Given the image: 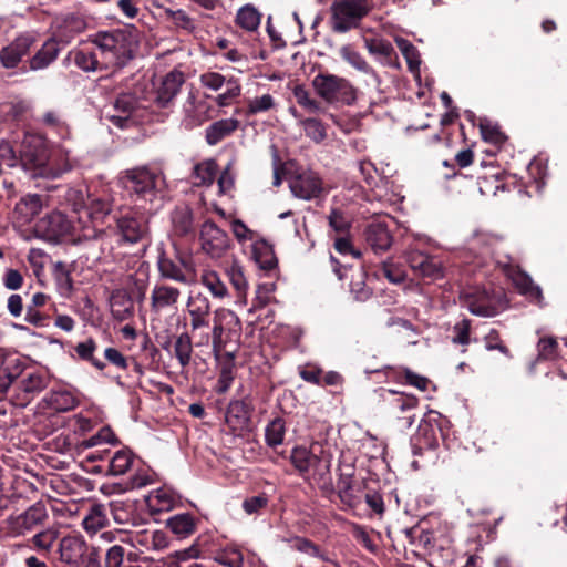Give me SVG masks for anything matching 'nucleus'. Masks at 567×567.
<instances>
[{"label":"nucleus","mask_w":567,"mask_h":567,"mask_svg":"<svg viewBox=\"0 0 567 567\" xmlns=\"http://www.w3.org/2000/svg\"><path fill=\"white\" fill-rule=\"evenodd\" d=\"M120 181L128 194L136 197V200L150 204L163 198L166 188L163 173L145 165L124 171Z\"/></svg>","instance_id":"nucleus-1"},{"label":"nucleus","mask_w":567,"mask_h":567,"mask_svg":"<svg viewBox=\"0 0 567 567\" xmlns=\"http://www.w3.org/2000/svg\"><path fill=\"white\" fill-rule=\"evenodd\" d=\"M91 41L99 48L106 65L122 68L133 59L135 41L126 30L100 31Z\"/></svg>","instance_id":"nucleus-2"},{"label":"nucleus","mask_w":567,"mask_h":567,"mask_svg":"<svg viewBox=\"0 0 567 567\" xmlns=\"http://www.w3.org/2000/svg\"><path fill=\"white\" fill-rule=\"evenodd\" d=\"M331 461L332 455L319 442H313L309 447H293L290 453V462L305 480L322 478L330 472Z\"/></svg>","instance_id":"nucleus-3"},{"label":"nucleus","mask_w":567,"mask_h":567,"mask_svg":"<svg viewBox=\"0 0 567 567\" xmlns=\"http://www.w3.org/2000/svg\"><path fill=\"white\" fill-rule=\"evenodd\" d=\"M56 553L64 567H102L97 549L91 547L82 535L63 536L59 540Z\"/></svg>","instance_id":"nucleus-4"},{"label":"nucleus","mask_w":567,"mask_h":567,"mask_svg":"<svg viewBox=\"0 0 567 567\" xmlns=\"http://www.w3.org/2000/svg\"><path fill=\"white\" fill-rule=\"evenodd\" d=\"M331 29L344 33L360 25L371 10L370 0H336L331 4Z\"/></svg>","instance_id":"nucleus-5"},{"label":"nucleus","mask_w":567,"mask_h":567,"mask_svg":"<svg viewBox=\"0 0 567 567\" xmlns=\"http://www.w3.org/2000/svg\"><path fill=\"white\" fill-rule=\"evenodd\" d=\"M312 87L318 96L327 103L352 104L357 100V90L344 78L319 73L312 79Z\"/></svg>","instance_id":"nucleus-6"},{"label":"nucleus","mask_w":567,"mask_h":567,"mask_svg":"<svg viewBox=\"0 0 567 567\" xmlns=\"http://www.w3.org/2000/svg\"><path fill=\"white\" fill-rule=\"evenodd\" d=\"M213 328L212 333L199 330L194 333L196 338V347H207L212 341L213 350L218 354L224 346L223 336L226 329L238 328L240 329V320L238 316L228 308H217L213 312Z\"/></svg>","instance_id":"nucleus-7"},{"label":"nucleus","mask_w":567,"mask_h":567,"mask_svg":"<svg viewBox=\"0 0 567 567\" xmlns=\"http://www.w3.org/2000/svg\"><path fill=\"white\" fill-rule=\"evenodd\" d=\"M20 159L24 169L31 171L33 177H56L61 174L47 167V150L44 147L43 141L39 136H24L20 147Z\"/></svg>","instance_id":"nucleus-8"},{"label":"nucleus","mask_w":567,"mask_h":567,"mask_svg":"<svg viewBox=\"0 0 567 567\" xmlns=\"http://www.w3.org/2000/svg\"><path fill=\"white\" fill-rule=\"evenodd\" d=\"M460 298L464 308L480 317H494L502 308L501 297L486 289L471 288L464 290Z\"/></svg>","instance_id":"nucleus-9"},{"label":"nucleus","mask_w":567,"mask_h":567,"mask_svg":"<svg viewBox=\"0 0 567 567\" xmlns=\"http://www.w3.org/2000/svg\"><path fill=\"white\" fill-rule=\"evenodd\" d=\"M48 519V512L43 504L35 503L23 513L10 516L6 520L7 532L12 537L23 536L41 526Z\"/></svg>","instance_id":"nucleus-10"},{"label":"nucleus","mask_w":567,"mask_h":567,"mask_svg":"<svg viewBox=\"0 0 567 567\" xmlns=\"http://www.w3.org/2000/svg\"><path fill=\"white\" fill-rule=\"evenodd\" d=\"M199 82L202 86L212 91H219L226 85V91L215 97L216 104L220 107L230 105L241 94L240 82L234 76L226 79L223 74L210 71L200 74Z\"/></svg>","instance_id":"nucleus-11"},{"label":"nucleus","mask_w":567,"mask_h":567,"mask_svg":"<svg viewBox=\"0 0 567 567\" xmlns=\"http://www.w3.org/2000/svg\"><path fill=\"white\" fill-rule=\"evenodd\" d=\"M199 240L202 249L210 258H221L230 248V238L214 221L207 220L200 227Z\"/></svg>","instance_id":"nucleus-12"},{"label":"nucleus","mask_w":567,"mask_h":567,"mask_svg":"<svg viewBox=\"0 0 567 567\" xmlns=\"http://www.w3.org/2000/svg\"><path fill=\"white\" fill-rule=\"evenodd\" d=\"M157 268L164 279L184 285H190L195 281V266L188 257H182L178 261H175L163 254L158 257Z\"/></svg>","instance_id":"nucleus-13"},{"label":"nucleus","mask_w":567,"mask_h":567,"mask_svg":"<svg viewBox=\"0 0 567 567\" xmlns=\"http://www.w3.org/2000/svg\"><path fill=\"white\" fill-rule=\"evenodd\" d=\"M289 187L295 197L303 200L317 199L324 193L321 177L310 169L293 175L289 181Z\"/></svg>","instance_id":"nucleus-14"},{"label":"nucleus","mask_w":567,"mask_h":567,"mask_svg":"<svg viewBox=\"0 0 567 567\" xmlns=\"http://www.w3.org/2000/svg\"><path fill=\"white\" fill-rule=\"evenodd\" d=\"M49 384V379L41 372L24 373L14 385L13 403L17 406L28 405Z\"/></svg>","instance_id":"nucleus-15"},{"label":"nucleus","mask_w":567,"mask_h":567,"mask_svg":"<svg viewBox=\"0 0 567 567\" xmlns=\"http://www.w3.org/2000/svg\"><path fill=\"white\" fill-rule=\"evenodd\" d=\"M117 228L122 238L130 243H142L148 238V223L143 214L128 213L117 219Z\"/></svg>","instance_id":"nucleus-16"},{"label":"nucleus","mask_w":567,"mask_h":567,"mask_svg":"<svg viewBox=\"0 0 567 567\" xmlns=\"http://www.w3.org/2000/svg\"><path fill=\"white\" fill-rule=\"evenodd\" d=\"M186 310L189 316V327L193 333L209 328L212 303L205 295L200 292L190 295L186 302Z\"/></svg>","instance_id":"nucleus-17"},{"label":"nucleus","mask_w":567,"mask_h":567,"mask_svg":"<svg viewBox=\"0 0 567 567\" xmlns=\"http://www.w3.org/2000/svg\"><path fill=\"white\" fill-rule=\"evenodd\" d=\"M33 43L34 38L30 34H21L16 38L0 51V63L2 66L6 69L16 68L22 58L29 53Z\"/></svg>","instance_id":"nucleus-18"},{"label":"nucleus","mask_w":567,"mask_h":567,"mask_svg":"<svg viewBox=\"0 0 567 567\" xmlns=\"http://www.w3.org/2000/svg\"><path fill=\"white\" fill-rule=\"evenodd\" d=\"M405 259L415 275L437 279L442 277L441 266L430 256L417 249H409Z\"/></svg>","instance_id":"nucleus-19"},{"label":"nucleus","mask_w":567,"mask_h":567,"mask_svg":"<svg viewBox=\"0 0 567 567\" xmlns=\"http://www.w3.org/2000/svg\"><path fill=\"white\" fill-rule=\"evenodd\" d=\"M209 110L210 107L205 101H198L193 93H189L183 104L182 125L187 130L200 126L209 120Z\"/></svg>","instance_id":"nucleus-20"},{"label":"nucleus","mask_w":567,"mask_h":567,"mask_svg":"<svg viewBox=\"0 0 567 567\" xmlns=\"http://www.w3.org/2000/svg\"><path fill=\"white\" fill-rule=\"evenodd\" d=\"M182 292L178 288L157 282L154 285L151 291V309L152 311L159 313L161 311L169 308H176Z\"/></svg>","instance_id":"nucleus-21"},{"label":"nucleus","mask_w":567,"mask_h":567,"mask_svg":"<svg viewBox=\"0 0 567 567\" xmlns=\"http://www.w3.org/2000/svg\"><path fill=\"white\" fill-rule=\"evenodd\" d=\"M130 542L141 553L155 550L159 551L167 547L168 539L162 530H150L143 529L132 533L130 535Z\"/></svg>","instance_id":"nucleus-22"},{"label":"nucleus","mask_w":567,"mask_h":567,"mask_svg":"<svg viewBox=\"0 0 567 567\" xmlns=\"http://www.w3.org/2000/svg\"><path fill=\"white\" fill-rule=\"evenodd\" d=\"M365 241L374 254H383L393 244V237L388 226L382 221L370 223L364 231Z\"/></svg>","instance_id":"nucleus-23"},{"label":"nucleus","mask_w":567,"mask_h":567,"mask_svg":"<svg viewBox=\"0 0 567 567\" xmlns=\"http://www.w3.org/2000/svg\"><path fill=\"white\" fill-rule=\"evenodd\" d=\"M185 82L183 72L173 70L168 72L161 81L156 90V102L159 106H167L179 92Z\"/></svg>","instance_id":"nucleus-24"},{"label":"nucleus","mask_w":567,"mask_h":567,"mask_svg":"<svg viewBox=\"0 0 567 567\" xmlns=\"http://www.w3.org/2000/svg\"><path fill=\"white\" fill-rule=\"evenodd\" d=\"M86 27L85 18L79 13H68L56 19V34L64 42L85 31Z\"/></svg>","instance_id":"nucleus-25"},{"label":"nucleus","mask_w":567,"mask_h":567,"mask_svg":"<svg viewBox=\"0 0 567 567\" xmlns=\"http://www.w3.org/2000/svg\"><path fill=\"white\" fill-rule=\"evenodd\" d=\"M40 228L50 239H58L65 236L71 230V224L66 216L60 212H53L45 218L41 219Z\"/></svg>","instance_id":"nucleus-26"},{"label":"nucleus","mask_w":567,"mask_h":567,"mask_svg":"<svg viewBox=\"0 0 567 567\" xmlns=\"http://www.w3.org/2000/svg\"><path fill=\"white\" fill-rule=\"evenodd\" d=\"M135 99L131 94H122L114 102V114L110 115V121L120 128L127 127L131 115L135 109Z\"/></svg>","instance_id":"nucleus-27"},{"label":"nucleus","mask_w":567,"mask_h":567,"mask_svg":"<svg viewBox=\"0 0 567 567\" xmlns=\"http://www.w3.org/2000/svg\"><path fill=\"white\" fill-rule=\"evenodd\" d=\"M251 256L261 269L271 270L277 266L272 246L265 239H257L252 243Z\"/></svg>","instance_id":"nucleus-28"},{"label":"nucleus","mask_w":567,"mask_h":567,"mask_svg":"<svg viewBox=\"0 0 567 567\" xmlns=\"http://www.w3.org/2000/svg\"><path fill=\"white\" fill-rule=\"evenodd\" d=\"M238 126L239 121L236 118H224L214 122L206 128L205 138L207 144H218L223 138L235 132Z\"/></svg>","instance_id":"nucleus-29"},{"label":"nucleus","mask_w":567,"mask_h":567,"mask_svg":"<svg viewBox=\"0 0 567 567\" xmlns=\"http://www.w3.org/2000/svg\"><path fill=\"white\" fill-rule=\"evenodd\" d=\"M382 398L394 414L406 413L417 405V399L413 395L398 393L392 390H383Z\"/></svg>","instance_id":"nucleus-30"},{"label":"nucleus","mask_w":567,"mask_h":567,"mask_svg":"<svg viewBox=\"0 0 567 567\" xmlns=\"http://www.w3.org/2000/svg\"><path fill=\"white\" fill-rule=\"evenodd\" d=\"M507 276H508V278H511V280L515 285V287L519 290L520 293H523L532 299H535L537 301H540L542 290L538 286H536L533 282L532 278L527 274H525L518 269L509 268L507 270Z\"/></svg>","instance_id":"nucleus-31"},{"label":"nucleus","mask_w":567,"mask_h":567,"mask_svg":"<svg viewBox=\"0 0 567 567\" xmlns=\"http://www.w3.org/2000/svg\"><path fill=\"white\" fill-rule=\"evenodd\" d=\"M339 54L347 63L355 70L370 75L379 85L380 78L377 72L369 65L360 52L355 51L351 45H343L339 50Z\"/></svg>","instance_id":"nucleus-32"},{"label":"nucleus","mask_w":567,"mask_h":567,"mask_svg":"<svg viewBox=\"0 0 567 567\" xmlns=\"http://www.w3.org/2000/svg\"><path fill=\"white\" fill-rule=\"evenodd\" d=\"M43 203L41 195L29 194L17 203L16 213L19 214L24 221H29L41 213Z\"/></svg>","instance_id":"nucleus-33"},{"label":"nucleus","mask_w":567,"mask_h":567,"mask_svg":"<svg viewBox=\"0 0 567 567\" xmlns=\"http://www.w3.org/2000/svg\"><path fill=\"white\" fill-rule=\"evenodd\" d=\"M59 53V47L55 40H48L42 48L30 60L31 70H41L52 63Z\"/></svg>","instance_id":"nucleus-34"},{"label":"nucleus","mask_w":567,"mask_h":567,"mask_svg":"<svg viewBox=\"0 0 567 567\" xmlns=\"http://www.w3.org/2000/svg\"><path fill=\"white\" fill-rule=\"evenodd\" d=\"M173 353L181 368L184 369L189 365L193 355V342L188 332H182L175 338Z\"/></svg>","instance_id":"nucleus-35"},{"label":"nucleus","mask_w":567,"mask_h":567,"mask_svg":"<svg viewBox=\"0 0 567 567\" xmlns=\"http://www.w3.org/2000/svg\"><path fill=\"white\" fill-rule=\"evenodd\" d=\"M45 400L48 405L58 412L70 411L79 403L78 399L66 390L51 391Z\"/></svg>","instance_id":"nucleus-36"},{"label":"nucleus","mask_w":567,"mask_h":567,"mask_svg":"<svg viewBox=\"0 0 567 567\" xmlns=\"http://www.w3.org/2000/svg\"><path fill=\"white\" fill-rule=\"evenodd\" d=\"M252 557L243 550L234 547L226 548L219 553L216 560L227 567H250Z\"/></svg>","instance_id":"nucleus-37"},{"label":"nucleus","mask_w":567,"mask_h":567,"mask_svg":"<svg viewBox=\"0 0 567 567\" xmlns=\"http://www.w3.org/2000/svg\"><path fill=\"white\" fill-rule=\"evenodd\" d=\"M200 284L214 298L224 299L228 296V289L220 276L214 270H205L200 276Z\"/></svg>","instance_id":"nucleus-38"},{"label":"nucleus","mask_w":567,"mask_h":567,"mask_svg":"<svg viewBox=\"0 0 567 567\" xmlns=\"http://www.w3.org/2000/svg\"><path fill=\"white\" fill-rule=\"evenodd\" d=\"M167 527L179 538L194 533L195 520L190 514H178L167 519Z\"/></svg>","instance_id":"nucleus-39"},{"label":"nucleus","mask_w":567,"mask_h":567,"mask_svg":"<svg viewBox=\"0 0 567 567\" xmlns=\"http://www.w3.org/2000/svg\"><path fill=\"white\" fill-rule=\"evenodd\" d=\"M59 538V530L54 527L45 528L31 538L33 547L41 554L49 555Z\"/></svg>","instance_id":"nucleus-40"},{"label":"nucleus","mask_w":567,"mask_h":567,"mask_svg":"<svg viewBox=\"0 0 567 567\" xmlns=\"http://www.w3.org/2000/svg\"><path fill=\"white\" fill-rule=\"evenodd\" d=\"M260 20L261 14L252 4H245L236 14V23L250 32L258 29Z\"/></svg>","instance_id":"nucleus-41"},{"label":"nucleus","mask_w":567,"mask_h":567,"mask_svg":"<svg viewBox=\"0 0 567 567\" xmlns=\"http://www.w3.org/2000/svg\"><path fill=\"white\" fill-rule=\"evenodd\" d=\"M329 227L339 235H348L351 226L352 218L341 208L333 207L327 217Z\"/></svg>","instance_id":"nucleus-42"},{"label":"nucleus","mask_w":567,"mask_h":567,"mask_svg":"<svg viewBox=\"0 0 567 567\" xmlns=\"http://www.w3.org/2000/svg\"><path fill=\"white\" fill-rule=\"evenodd\" d=\"M134 456L130 450L116 451L109 463V473L114 476L124 475L132 466Z\"/></svg>","instance_id":"nucleus-43"},{"label":"nucleus","mask_w":567,"mask_h":567,"mask_svg":"<svg viewBox=\"0 0 567 567\" xmlns=\"http://www.w3.org/2000/svg\"><path fill=\"white\" fill-rule=\"evenodd\" d=\"M111 311L116 320L123 321L127 319L133 313L132 299L123 292L113 293L111 297Z\"/></svg>","instance_id":"nucleus-44"},{"label":"nucleus","mask_w":567,"mask_h":567,"mask_svg":"<svg viewBox=\"0 0 567 567\" xmlns=\"http://www.w3.org/2000/svg\"><path fill=\"white\" fill-rule=\"evenodd\" d=\"M286 422L282 417H275L265 429V441L269 447H277L284 443Z\"/></svg>","instance_id":"nucleus-45"},{"label":"nucleus","mask_w":567,"mask_h":567,"mask_svg":"<svg viewBox=\"0 0 567 567\" xmlns=\"http://www.w3.org/2000/svg\"><path fill=\"white\" fill-rule=\"evenodd\" d=\"M174 230L181 235H187L194 229L193 214L188 207L176 208L172 214Z\"/></svg>","instance_id":"nucleus-46"},{"label":"nucleus","mask_w":567,"mask_h":567,"mask_svg":"<svg viewBox=\"0 0 567 567\" xmlns=\"http://www.w3.org/2000/svg\"><path fill=\"white\" fill-rule=\"evenodd\" d=\"M216 175V164L214 161H205L197 164L193 172V183L196 186L212 185Z\"/></svg>","instance_id":"nucleus-47"},{"label":"nucleus","mask_w":567,"mask_h":567,"mask_svg":"<svg viewBox=\"0 0 567 567\" xmlns=\"http://www.w3.org/2000/svg\"><path fill=\"white\" fill-rule=\"evenodd\" d=\"M107 522L104 508L102 505H93L82 522L83 528L87 533H96Z\"/></svg>","instance_id":"nucleus-48"},{"label":"nucleus","mask_w":567,"mask_h":567,"mask_svg":"<svg viewBox=\"0 0 567 567\" xmlns=\"http://www.w3.org/2000/svg\"><path fill=\"white\" fill-rule=\"evenodd\" d=\"M74 64L84 72H94L99 69L96 54L87 49H76L70 53Z\"/></svg>","instance_id":"nucleus-49"},{"label":"nucleus","mask_w":567,"mask_h":567,"mask_svg":"<svg viewBox=\"0 0 567 567\" xmlns=\"http://www.w3.org/2000/svg\"><path fill=\"white\" fill-rule=\"evenodd\" d=\"M367 274L363 269H359L352 275L350 281V291L358 301H367L372 296V289L365 284Z\"/></svg>","instance_id":"nucleus-50"},{"label":"nucleus","mask_w":567,"mask_h":567,"mask_svg":"<svg viewBox=\"0 0 567 567\" xmlns=\"http://www.w3.org/2000/svg\"><path fill=\"white\" fill-rule=\"evenodd\" d=\"M97 349L96 342L89 338L75 346V352L81 360L89 361L93 367L99 370L105 368V363L94 357V352Z\"/></svg>","instance_id":"nucleus-51"},{"label":"nucleus","mask_w":567,"mask_h":567,"mask_svg":"<svg viewBox=\"0 0 567 567\" xmlns=\"http://www.w3.org/2000/svg\"><path fill=\"white\" fill-rule=\"evenodd\" d=\"M395 43L405 58L409 70L411 72H417L421 64V59L416 48L404 38H395Z\"/></svg>","instance_id":"nucleus-52"},{"label":"nucleus","mask_w":567,"mask_h":567,"mask_svg":"<svg viewBox=\"0 0 567 567\" xmlns=\"http://www.w3.org/2000/svg\"><path fill=\"white\" fill-rule=\"evenodd\" d=\"M300 126H302L306 136L317 144L321 143L327 137L326 126L318 118H301Z\"/></svg>","instance_id":"nucleus-53"},{"label":"nucleus","mask_w":567,"mask_h":567,"mask_svg":"<svg viewBox=\"0 0 567 567\" xmlns=\"http://www.w3.org/2000/svg\"><path fill=\"white\" fill-rule=\"evenodd\" d=\"M293 96L297 103L309 113L320 114L324 111L321 103L311 97L308 90L302 85H297L293 89Z\"/></svg>","instance_id":"nucleus-54"},{"label":"nucleus","mask_w":567,"mask_h":567,"mask_svg":"<svg viewBox=\"0 0 567 567\" xmlns=\"http://www.w3.org/2000/svg\"><path fill=\"white\" fill-rule=\"evenodd\" d=\"M226 274L233 287L236 289L238 296L240 298H246V293L248 290V281L244 275L243 267L237 262H233L227 268Z\"/></svg>","instance_id":"nucleus-55"},{"label":"nucleus","mask_w":567,"mask_h":567,"mask_svg":"<svg viewBox=\"0 0 567 567\" xmlns=\"http://www.w3.org/2000/svg\"><path fill=\"white\" fill-rule=\"evenodd\" d=\"M103 443H117V439L115 437L114 433L110 430V427H103L96 434L83 440L82 442L79 443L78 449L80 451H84L87 449H92L94 446H99Z\"/></svg>","instance_id":"nucleus-56"},{"label":"nucleus","mask_w":567,"mask_h":567,"mask_svg":"<svg viewBox=\"0 0 567 567\" xmlns=\"http://www.w3.org/2000/svg\"><path fill=\"white\" fill-rule=\"evenodd\" d=\"M288 542L291 544V548L300 553L318 557L322 560H328V558L320 551L319 547L307 538L296 536L290 538Z\"/></svg>","instance_id":"nucleus-57"},{"label":"nucleus","mask_w":567,"mask_h":567,"mask_svg":"<svg viewBox=\"0 0 567 567\" xmlns=\"http://www.w3.org/2000/svg\"><path fill=\"white\" fill-rule=\"evenodd\" d=\"M275 100L270 94L255 96L247 102V115H255L271 110L275 106Z\"/></svg>","instance_id":"nucleus-58"},{"label":"nucleus","mask_w":567,"mask_h":567,"mask_svg":"<svg viewBox=\"0 0 567 567\" xmlns=\"http://www.w3.org/2000/svg\"><path fill=\"white\" fill-rule=\"evenodd\" d=\"M251 408L244 400L231 401L227 408V416L236 419L239 423H246L250 419Z\"/></svg>","instance_id":"nucleus-59"},{"label":"nucleus","mask_w":567,"mask_h":567,"mask_svg":"<svg viewBox=\"0 0 567 567\" xmlns=\"http://www.w3.org/2000/svg\"><path fill=\"white\" fill-rule=\"evenodd\" d=\"M480 130L482 137L484 141L493 143V144H501L505 140L504 134L502 133L501 128L493 124L492 122L487 120H483L480 123Z\"/></svg>","instance_id":"nucleus-60"},{"label":"nucleus","mask_w":567,"mask_h":567,"mask_svg":"<svg viewBox=\"0 0 567 567\" xmlns=\"http://www.w3.org/2000/svg\"><path fill=\"white\" fill-rule=\"evenodd\" d=\"M453 333L452 342L454 344H461L463 347L467 346L471 342V320L465 318L455 323L453 327Z\"/></svg>","instance_id":"nucleus-61"},{"label":"nucleus","mask_w":567,"mask_h":567,"mask_svg":"<svg viewBox=\"0 0 567 567\" xmlns=\"http://www.w3.org/2000/svg\"><path fill=\"white\" fill-rule=\"evenodd\" d=\"M268 502L269 499L266 494L247 497L243 502V509L247 515H258L267 507Z\"/></svg>","instance_id":"nucleus-62"},{"label":"nucleus","mask_w":567,"mask_h":567,"mask_svg":"<svg viewBox=\"0 0 567 567\" xmlns=\"http://www.w3.org/2000/svg\"><path fill=\"white\" fill-rule=\"evenodd\" d=\"M333 247L342 256L350 255L354 259L361 258V251L353 247L352 241L348 235H340L334 239Z\"/></svg>","instance_id":"nucleus-63"},{"label":"nucleus","mask_w":567,"mask_h":567,"mask_svg":"<svg viewBox=\"0 0 567 567\" xmlns=\"http://www.w3.org/2000/svg\"><path fill=\"white\" fill-rule=\"evenodd\" d=\"M55 279L58 287L63 295H68L72 291V278L70 276V272L65 269V266L62 262H58L55 265Z\"/></svg>","instance_id":"nucleus-64"}]
</instances>
